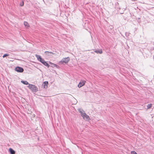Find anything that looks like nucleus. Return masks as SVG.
Returning <instances> with one entry per match:
<instances>
[{
    "instance_id": "nucleus-9",
    "label": "nucleus",
    "mask_w": 154,
    "mask_h": 154,
    "mask_svg": "<svg viewBox=\"0 0 154 154\" xmlns=\"http://www.w3.org/2000/svg\"><path fill=\"white\" fill-rule=\"evenodd\" d=\"M78 110L81 114L82 116H84V113H85V112L82 109H78Z\"/></svg>"
},
{
    "instance_id": "nucleus-3",
    "label": "nucleus",
    "mask_w": 154,
    "mask_h": 154,
    "mask_svg": "<svg viewBox=\"0 0 154 154\" xmlns=\"http://www.w3.org/2000/svg\"><path fill=\"white\" fill-rule=\"evenodd\" d=\"M70 60V58L69 57L66 58H63L62 60L60 62V63L63 64V63H67Z\"/></svg>"
},
{
    "instance_id": "nucleus-18",
    "label": "nucleus",
    "mask_w": 154,
    "mask_h": 154,
    "mask_svg": "<svg viewBox=\"0 0 154 154\" xmlns=\"http://www.w3.org/2000/svg\"><path fill=\"white\" fill-rule=\"evenodd\" d=\"M130 33L129 32H126L125 33V35L127 37H128Z\"/></svg>"
},
{
    "instance_id": "nucleus-14",
    "label": "nucleus",
    "mask_w": 154,
    "mask_h": 154,
    "mask_svg": "<svg viewBox=\"0 0 154 154\" xmlns=\"http://www.w3.org/2000/svg\"><path fill=\"white\" fill-rule=\"evenodd\" d=\"M49 63L50 64H52L53 65L52 67H56L57 68H58V67H59V66L58 65H57V64L52 63H51L50 62H49Z\"/></svg>"
},
{
    "instance_id": "nucleus-6",
    "label": "nucleus",
    "mask_w": 154,
    "mask_h": 154,
    "mask_svg": "<svg viewBox=\"0 0 154 154\" xmlns=\"http://www.w3.org/2000/svg\"><path fill=\"white\" fill-rule=\"evenodd\" d=\"M84 116H82V117H83V119H84L88 120H90V118L89 116L87 115L86 113H84Z\"/></svg>"
},
{
    "instance_id": "nucleus-13",
    "label": "nucleus",
    "mask_w": 154,
    "mask_h": 154,
    "mask_svg": "<svg viewBox=\"0 0 154 154\" xmlns=\"http://www.w3.org/2000/svg\"><path fill=\"white\" fill-rule=\"evenodd\" d=\"M21 82L23 83V84H25V85H29V84L28 82L27 81H21Z\"/></svg>"
},
{
    "instance_id": "nucleus-11",
    "label": "nucleus",
    "mask_w": 154,
    "mask_h": 154,
    "mask_svg": "<svg viewBox=\"0 0 154 154\" xmlns=\"http://www.w3.org/2000/svg\"><path fill=\"white\" fill-rule=\"evenodd\" d=\"M48 84V81H45L43 82V85L44 88H47L48 87L47 85Z\"/></svg>"
},
{
    "instance_id": "nucleus-7",
    "label": "nucleus",
    "mask_w": 154,
    "mask_h": 154,
    "mask_svg": "<svg viewBox=\"0 0 154 154\" xmlns=\"http://www.w3.org/2000/svg\"><path fill=\"white\" fill-rule=\"evenodd\" d=\"M45 54L48 56H51L52 54H55V53H53L51 52H49L48 51H46L45 52Z\"/></svg>"
},
{
    "instance_id": "nucleus-5",
    "label": "nucleus",
    "mask_w": 154,
    "mask_h": 154,
    "mask_svg": "<svg viewBox=\"0 0 154 154\" xmlns=\"http://www.w3.org/2000/svg\"><path fill=\"white\" fill-rule=\"evenodd\" d=\"M85 81L84 80H81L78 85V86L79 88L85 85Z\"/></svg>"
},
{
    "instance_id": "nucleus-17",
    "label": "nucleus",
    "mask_w": 154,
    "mask_h": 154,
    "mask_svg": "<svg viewBox=\"0 0 154 154\" xmlns=\"http://www.w3.org/2000/svg\"><path fill=\"white\" fill-rule=\"evenodd\" d=\"M24 5V2L23 1H22L21 3L20 4V5L21 6H23Z\"/></svg>"
},
{
    "instance_id": "nucleus-4",
    "label": "nucleus",
    "mask_w": 154,
    "mask_h": 154,
    "mask_svg": "<svg viewBox=\"0 0 154 154\" xmlns=\"http://www.w3.org/2000/svg\"><path fill=\"white\" fill-rule=\"evenodd\" d=\"M15 70L18 72H22L24 71L23 68L21 67L17 66L15 69Z\"/></svg>"
},
{
    "instance_id": "nucleus-2",
    "label": "nucleus",
    "mask_w": 154,
    "mask_h": 154,
    "mask_svg": "<svg viewBox=\"0 0 154 154\" xmlns=\"http://www.w3.org/2000/svg\"><path fill=\"white\" fill-rule=\"evenodd\" d=\"M28 87L33 92H36L38 91V88L34 85L29 84Z\"/></svg>"
},
{
    "instance_id": "nucleus-15",
    "label": "nucleus",
    "mask_w": 154,
    "mask_h": 154,
    "mask_svg": "<svg viewBox=\"0 0 154 154\" xmlns=\"http://www.w3.org/2000/svg\"><path fill=\"white\" fill-rule=\"evenodd\" d=\"M152 106L151 104H148L147 106V109H150L151 108Z\"/></svg>"
},
{
    "instance_id": "nucleus-1",
    "label": "nucleus",
    "mask_w": 154,
    "mask_h": 154,
    "mask_svg": "<svg viewBox=\"0 0 154 154\" xmlns=\"http://www.w3.org/2000/svg\"><path fill=\"white\" fill-rule=\"evenodd\" d=\"M35 56L37 58L38 60L40 61L44 65L47 66L48 68L50 66L45 61V60L42 58L40 55L36 54Z\"/></svg>"
},
{
    "instance_id": "nucleus-19",
    "label": "nucleus",
    "mask_w": 154,
    "mask_h": 154,
    "mask_svg": "<svg viewBox=\"0 0 154 154\" xmlns=\"http://www.w3.org/2000/svg\"><path fill=\"white\" fill-rule=\"evenodd\" d=\"M131 154H137L135 151H131Z\"/></svg>"
},
{
    "instance_id": "nucleus-8",
    "label": "nucleus",
    "mask_w": 154,
    "mask_h": 154,
    "mask_svg": "<svg viewBox=\"0 0 154 154\" xmlns=\"http://www.w3.org/2000/svg\"><path fill=\"white\" fill-rule=\"evenodd\" d=\"M94 52L97 54H102L103 53L102 50L101 49L99 50H96L94 51Z\"/></svg>"
},
{
    "instance_id": "nucleus-16",
    "label": "nucleus",
    "mask_w": 154,
    "mask_h": 154,
    "mask_svg": "<svg viewBox=\"0 0 154 154\" xmlns=\"http://www.w3.org/2000/svg\"><path fill=\"white\" fill-rule=\"evenodd\" d=\"M9 56V54H4L3 56V58H4L5 57H6L7 56Z\"/></svg>"
},
{
    "instance_id": "nucleus-12",
    "label": "nucleus",
    "mask_w": 154,
    "mask_h": 154,
    "mask_svg": "<svg viewBox=\"0 0 154 154\" xmlns=\"http://www.w3.org/2000/svg\"><path fill=\"white\" fill-rule=\"evenodd\" d=\"M24 26L27 27H29V26L28 23L26 21H24Z\"/></svg>"
},
{
    "instance_id": "nucleus-10",
    "label": "nucleus",
    "mask_w": 154,
    "mask_h": 154,
    "mask_svg": "<svg viewBox=\"0 0 154 154\" xmlns=\"http://www.w3.org/2000/svg\"><path fill=\"white\" fill-rule=\"evenodd\" d=\"M9 151L11 154H15V151L11 148L9 149Z\"/></svg>"
}]
</instances>
